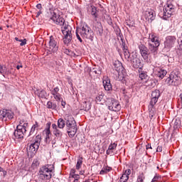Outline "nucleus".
Instances as JSON below:
<instances>
[{
	"label": "nucleus",
	"mask_w": 182,
	"mask_h": 182,
	"mask_svg": "<svg viewBox=\"0 0 182 182\" xmlns=\"http://www.w3.org/2000/svg\"><path fill=\"white\" fill-rule=\"evenodd\" d=\"M80 33V35H79ZM83 39H89L91 42H93V39L95 38V33H93V31L87 24L82 25L81 28H77L76 30V37L78 39V41L82 43L83 42V40H82V38Z\"/></svg>",
	"instance_id": "nucleus-1"
},
{
	"label": "nucleus",
	"mask_w": 182,
	"mask_h": 182,
	"mask_svg": "<svg viewBox=\"0 0 182 182\" xmlns=\"http://www.w3.org/2000/svg\"><path fill=\"white\" fill-rule=\"evenodd\" d=\"M65 126L67 128V133L69 137H75L76 133H77V125L76 121L72 115H67L65 117Z\"/></svg>",
	"instance_id": "nucleus-2"
},
{
	"label": "nucleus",
	"mask_w": 182,
	"mask_h": 182,
	"mask_svg": "<svg viewBox=\"0 0 182 182\" xmlns=\"http://www.w3.org/2000/svg\"><path fill=\"white\" fill-rule=\"evenodd\" d=\"M160 38L156 33H150L148 38V46L151 53L154 56L159 52V46H160Z\"/></svg>",
	"instance_id": "nucleus-3"
},
{
	"label": "nucleus",
	"mask_w": 182,
	"mask_h": 182,
	"mask_svg": "<svg viewBox=\"0 0 182 182\" xmlns=\"http://www.w3.org/2000/svg\"><path fill=\"white\" fill-rule=\"evenodd\" d=\"M55 171V166L53 165H45L40 168L38 171V178L40 180L47 181L52 178V173Z\"/></svg>",
	"instance_id": "nucleus-4"
},
{
	"label": "nucleus",
	"mask_w": 182,
	"mask_h": 182,
	"mask_svg": "<svg viewBox=\"0 0 182 182\" xmlns=\"http://www.w3.org/2000/svg\"><path fill=\"white\" fill-rule=\"evenodd\" d=\"M176 6L171 4L170 1H167L166 5L163 7V11L159 13V16H160L164 21H167L168 18H171L173 12H174Z\"/></svg>",
	"instance_id": "nucleus-5"
},
{
	"label": "nucleus",
	"mask_w": 182,
	"mask_h": 182,
	"mask_svg": "<svg viewBox=\"0 0 182 182\" xmlns=\"http://www.w3.org/2000/svg\"><path fill=\"white\" fill-rule=\"evenodd\" d=\"M165 83L168 86H180L181 85V77L178 75V72L172 71L169 77L166 79Z\"/></svg>",
	"instance_id": "nucleus-6"
},
{
	"label": "nucleus",
	"mask_w": 182,
	"mask_h": 182,
	"mask_svg": "<svg viewBox=\"0 0 182 182\" xmlns=\"http://www.w3.org/2000/svg\"><path fill=\"white\" fill-rule=\"evenodd\" d=\"M61 32L63 35V43L68 46V45H69L73 39V34H72V26H65L64 27H61Z\"/></svg>",
	"instance_id": "nucleus-7"
},
{
	"label": "nucleus",
	"mask_w": 182,
	"mask_h": 182,
	"mask_svg": "<svg viewBox=\"0 0 182 182\" xmlns=\"http://www.w3.org/2000/svg\"><path fill=\"white\" fill-rule=\"evenodd\" d=\"M42 141V136L40 134H38L36 136L33 137L30 141V146L28 149L29 153L35 154L36 151L39 149V146H41V141Z\"/></svg>",
	"instance_id": "nucleus-8"
},
{
	"label": "nucleus",
	"mask_w": 182,
	"mask_h": 182,
	"mask_svg": "<svg viewBox=\"0 0 182 182\" xmlns=\"http://www.w3.org/2000/svg\"><path fill=\"white\" fill-rule=\"evenodd\" d=\"M134 69H143V60H141L137 55V53L132 52L131 59L129 61Z\"/></svg>",
	"instance_id": "nucleus-9"
},
{
	"label": "nucleus",
	"mask_w": 182,
	"mask_h": 182,
	"mask_svg": "<svg viewBox=\"0 0 182 182\" xmlns=\"http://www.w3.org/2000/svg\"><path fill=\"white\" fill-rule=\"evenodd\" d=\"M26 134V127L19 124L16 127V129L14 130L12 139L13 140H23Z\"/></svg>",
	"instance_id": "nucleus-10"
},
{
	"label": "nucleus",
	"mask_w": 182,
	"mask_h": 182,
	"mask_svg": "<svg viewBox=\"0 0 182 182\" xmlns=\"http://www.w3.org/2000/svg\"><path fill=\"white\" fill-rule=\"evenodd\" d=\"M48 52L50 53H56L59 50V46L58 45V38L53 37V36H50Z\"/></svg>",
	"instance_id": "nucleus-11"
},
{
	"label": "nucleus",
	"mask_w": 182,
	"mask_h": 182,
	"mask_svg": "<svg viewBox=\"0 0 182 182\" xmlns=\"http://www.w3.org/2000/svg\"><path fill=\"white\" fill-rule=\"evenodd\" d=\"M138 48L139 49L141 56L145 62H147V60H149V56H150V53H151L149 47L147 48L144 44H140Z\"/></svg>",
	"instance_id": "nucleus-12"
},
{
	"label": "nucleus",
	"mask_w": 182,
	"mask_h": 182,
	"mask_svg": "<svg viewBox=\"0 0 182 182\" xmlns=\"http://www.w3.org/2000/svg\"><path fill=\"white\" fill-rule=\"evenodd\" d=\"M160 96H161V92H160L159 90H155L151 92V101L149 102V105H151V107H154L156 105V103L159 102V99L160 98Z\"/></svg>",
	"instance_id": "nucleus-13"
},
{
	"label": "nucleus",
	"mask_w": 182,
	"mask_h": 182,
	"mask_svg": "<svg viewBox=\"0 0 182 182\" xmlns=\"http://www.w3.org/2000/svg\"><path fill=\"white\" fill-rule=\"evenodd\" d=\"M176 36H166L165 41H164V46L167 49H171L174 46V44L176 43Z\"/></svg>",
	"instance_id": "nucleus-14"
},
{
	"label": "nucleus",
	"mask_w": 182,
	"mask_h": 182,
	"mask_svg": "<svg viewBox=\"0 0 182 182\" xmlns=\"http://www.w3.org/2000/svg\"><path fill=\"white\" fill-rule=\"evenodd\" d=\"M0 116H1V117L2 120H5V119L12 120V119H14V116H15V114L12 111L4 109L0 110Z\"/></svg>",
	"instance_id": "nucleus-15"
},
{
	"label": "nucleus",
	"mask_w": 182,
	"mask_h": 182,
	"mask_svg": "<svg viewBox=\"0 0 182 182\" xmlns=\"http://www.w3.org/2000/svg\"><path fill=\"white\" fill-rule=\"evenodd\" d=\"M144 18L148 22H151L156 19V12L153 9H148L144 13Z\"/></svg>",
	"instance_id": "nucleus-16"
},
{
	"label": "nucleus",
	"mask_w": 182,
	"mask_h": 182,
	"mask_svg": "<svg viewBox=\"0 0 182 182\" xmlns=\"http://www.w3.org/2000/svg\"><path fill=\"white\" fill-rule=\"evenodd\" d=\"M109 110L112 112H119L120 109H122V106L119 103V102L116 100H112L111 104L108 106Z\"/></svg>",
	"instance_id": "nucleus-17"
},
{
	"label": "nucleus",
	"mask_w": 182,
	"mask_h": 182,
	"mask_svg": "<svg viewBox=\"0 0 182 182\" xmlns=\"http://www.w3.org/2000/svg\"><path fill=\"white\" fill-rule=\"evenodd\" d=\"M55 25H59L61 28H64V26H69V22L65 21V18L63 16H58L55 21L53 22Z\"/></svg>",
	"instance_id": "nucleus-18"
},
{
	"label": "nucleus",
	"mask_w": 182,
	"mask_h": 182,
	"mask_svg": "<svg viewBox=\"0 0 182 182\" xmlns=\"http://www.w3.org/2000/svg\"><path fill=\"white\" fill-rule=\"evenodd\" d=\"M102 83L106 92H112V83L110 82V78H109V77H104Z\"/></svg>",
	"instance_id": "nucleus-19"
},
{
	"label": "nucleus",
	"mask_w": 182,
	"mask_h": 182,
	"mask_svg": "<svg viewBox=\"0 0 182 182\" xmlns=\"http://www.w3.org/2000/svg\"><path fill=\"white\" fill-rule=\"evenodd\" d=\"M138 73L139 76L140 80H141L142 83L147 82L150 79V77L147 75V72L143 71V69L138 70Z\"/></svg>",
	"instance_id": "nucleus-20"
},
{
	"label": "nucleus",
	"mask_w": 182,
	"mask_h": 182,
	"mask_svg": "<svg viewBox=\"0 0 182 182\" xmlns=\"http://www.w3.org/2000/svg\"><path fill=\"white\" fill-rule=\"evenodd\" d=\"M52 129H53V134L55 136V137L58 139L62 138V136H63L62 131H60L62 129L58 128L56 124H52Z\"/></svg>",
	"instance_id": "nucleus-21"
},
{
	"label": "nucleus",
	"mask_w": 182,
	"mask_h": 182,
	"mask_svg": "<svg viewBox=\"0 0 182 182\" xmlns=\"http://www.w3.org/2000/svg\"><path fill=\"white\" fill-rule=\"evenodd\" d=\"M95 31L97 35L102 36L103 35V26H102V23L97 22L95 26Z\"/></svg>",
	"instance_id": "nucleus-22"
},
{
	"label": "nucleus",
	"mask_w": 182,
	"mask_h": 182,
	"mask_svg": "<svg viewBox=\"0 0 182 182\" xmlns=\"http://www.w3.org/2000/svg\"><path fill=\"white\" fill-rule=\"evenodd\" d=\"M156 76L160 79H163L166 75H167V70L162 68H157L156 70Z\"/></svg>",
	"instance_id": "nucleus-23"
},
{
	"label": "nucleus",
	"mask_w": 182,
	"mask_h": 182,
	"mask_svg": "<svg viewBox=\"0 0 182 182\" xmlns=\"http://www.w3.org/2000/svg\"><path fill=\"white\" fill-rule=\"evenodd\" d=\"M81 106L82 107V110H85V112H89L92 109V103L89 101L82 102Z\"/></svg>",
	"instance_id": "nucleus-24"
},
{
	"label": "nucleus",
	"mask_w": 182,
	"mask_h": 182,
	"mask_svg": "<svg viewBox=\"0 0 182 182\" xmlns=\"http://www.w3.org/2000/svg\"><path fill=\"white\" fill-rule=\"evenodd\" d=\"M116 147H117V144L116 143L110 144V145L108 147V149L106 151L107 154L108 156L110 154H114V150H116Z\"/></svg>",
	"instance_id": "nucleus-25"
},
{
	"label": "nucleus",
	"mask_w": 182,
	"mask_h": 182,
	"mask_svg": "<svg viewBox=\"0 0 182 182\" xmlns=\"http://www.w3.org/2000/svg\"><path fill=\"white\" fill-rule=\"evenodd\" d=\"M65 126H66V120H65V118L58 119L57 122V127L63 130V129H65Z\"/></svg>",
	"instance_id": "nucleus-26"
},
{
	"label": "nucleus",
	"mask_w": 182,
	"mask_h": 182,
	"mask_svg": "<svg viewBox=\"0 0 182 182\" xmlns=\"http://www.w3.org/2000/svg\"><path fill=\"white\" fill-rule=\"evenodd\" d=\"M103 97H105L103 92L98 93V95L95 98L96 103L97 105H103Z\"/></svg>",
	"instance_id": "nucleus-27"
},
{
	"label": "nucleus",
	"mask_w": 182,
	"mask_h": 182,
	"mask_svg": "<svg viewBox=\"0 0 182 182\" xmlns=\"http://www.w3.org/2000/svg\"><path fill=\"white\" fill-rule=\"evenodd\" d=\"M37 95L39 97H41V99H46V97H48V93L46 92V91L45 90H37Z\"/></svg>",
	"instance_id": "nucleus-28"
},
{
	"label": "nucleus",
	"mask_w": 182,
	"mask_h": 182,
	"mask_svg": "<svg viewBox=\"0 0 182 182\" xmlns=\"http://www.w3.org/2000/svg\"><path fill=\"white\" fill-rule=\"evenodd\" d=\"M90 72H91V73H95V75H102V68L99 65L95 66L92 69H90Z\"/></svg>",
	"instance_id": "nucleus-29"
},
{
	"label": "nucleus",
	"mask_w": 182,
	"mask_h": 182,
	"mask_svg": "<svg viewBox=\"0 0 182 182\" xmlns=\"http://www.w3.org/2000/svg\"><path fill=\"white\" fill-rule=\"evenodd\" d=\"M112 171V167L110 166H103L102 170L100 172V174L101 176H105V174H107V173Z\"/></svg>",
	"instance_id": "nucleus-30"
},
{
	"label": "nucleus",
	"mask_w": 182,
	"mask_h": 182,
	"mask_svg": "<svg viewBox=\"0 0 182 182\" xmlns=\"http://www.w3.org/2000/svg\"><path fill=\"white\" fill-rule=\"evenodd\" d=\"M114 69L117 72H120V70H122V69H123V65H122V63H120L119 61H115L114 63Z\"/></svg>",
	"instance_id": "nucleus-31"
},
{
	"label": "nucleus",
	"mask_w": 182,
	"mask_h": 182,
	"mask_svg": "<svg viewBox=\"0 0 182 182\" xmlns=\"http://www.w3.org/2000/svg\"><path fill=\"white\" fill-rule=\"evenodd\" d=\"M60 15L56 13V10H54L53 11L50 12V18L49 21H53V22H55V19L60 16Z\"/></svg>",
	"instance_id": "nucleus-32"
},
{
	"label": "nucleus",
	"mask_w": 182,
	"mask_h": 182,
	"mask_svg": "<svg viewBox=\"0 0 182 182\" xmlns=\"http://www.w3.org/2000/svg\"><path fill=\"white\" fill-rule=\"evenodd\" d=\"M38 129H39V123H38V122L36 121L35 124H33V126L31 127L29 135L32 136V134L35 133V130H38Z\"/></svg>",
	"instance_id": "nucleus-33"
},
{
	"label": "nucleus",
	"mask_w": 182,
	"mask_h": 182,
	"mask_svg": "<svg viewBox=\"0 0 182 182\" xmlns=\"http://www.w3.org/2000/svg\"><path fill=\"white\" fill-rule=\"evenodd\" d=\"M50 124L51 123L50 122H48L46 124V139H49V136L50 134Z\"/></svg>",
	"instance_id": "nucleus-34"
},
{
	"label": "nucleus",
	"mask_w": 182,
	"mask_h": 182,
	"mask_svg": "<svg viewBox=\"0 0 182 182\" xmlns=\"http://www.w3.org/2000/svg\"><path fill=\"white\" fill-rule=\"evenodd\" d=\"M47 108L51 109L52 110H56L58 105H56V103L52 102V101H48L47 102Z\"/></svg>",
	"instance_id": "nucleus-35"
},
{
	"label": "nucleus",
	"mask_w": 182,
	"mask_h": 182,
	"mask_svg": "<svg viewBox=\"0 0 182 182\" xmlns=\"http://www.w3.org/2000/svg\"><path fill=\"white\" fill-rule=\"evenodd\" d=\"M82 164H83V158L80 157L77 161V164L75 166L76 170H80Z\"/></svg>",
	"instance_id": "nucleus-36"
},
{
	"label": "nucleus",
	"mask_w": 182,
	"mask_h": 182,
	"mask_svg": "<svg viewBox=\"0 0 182 182\" xmlns=\"http://www.w3.org/2000/svg\"><path fill=\"white\" fill-rule=\"evenodd\" d=\"M181 126V121L179 119H176L173 123V129L176 130L180 129Z\"/></svg>",
	"instance_id": "nucleus-37"
},
{
	"label": "nucleus",
	"mask_w": 182,
	"mask_h": 182,
	"mask_svg": "<svg viewBox=\"0 0 182 182\" xmlns=\"http://www.w3.org/2000/svg\"><path fill=\"white\" fill-rule=\"evenodd\" d=\"M118 33V36H119L121 41H122V46H126V41H124V39L123 38V34L122 33V31H120V28H119V31H117Z\"/></svg>",
	"instance_id": "nucleus-38"
},
{
	"label": "nucleus",
	"mask_w": 182,
	"mask_h": 182,
	"mask_svg": "<svg viewBox=\"0 0 182 182\" xmlns=\"http://www.w3.org/2000/svg\"><path fill=\"white\" fill-rule=\"evenodd\" d=\"M124 58L126 59V60H127V62H129L130 60L132 59V53H130L128 50H125L124 51Z\"/></svg>",
	"instance_id": "nucleus-39"
},
{
	"label": "nucleus",
	"mask_w": 182,
	"mask_h": 182,
	"mask_svg": "<svg viewBox=\"0 0 182 182\" xmlns=\"http://www.w3.org/2000/svg\"><path fill=\"white\" fill-rule=\"evenodd\" d=\"M145 179H146V176H144V173L141 172L137 176L136 182H144Z\"/></svg>",
	"instance_id": "nucleus-40"
},
{
	"label": "nucleus",
	"mask_w": 182,
	"mask_h": 182,
	"mask_svg": "<svg viewBox=\"0 0 182 182\" xmlns=\"http://www.w3.org/2000/svg\"><path fill=\"white\" fill-rule=\"evenodd\" d=\"M154 108V107H151V105L149 104V110L150 119H153V117H154V110H153Z\"/></svg>",
	"instance_id": "nucleus-41"
},
{
	"label": "nucleus",
	"mask_w": 182,
	"mask_h": 182,
	"mask_svg": "<svg viewBox=\"0 0 182 182\" xmlns=\"http://www.w3.org/2000/svg\"><path fill=\"white\" fill-rule=\"evenodd\" d=\"M91 15H92L95 17V21H97L96 18H97V9H96V7H92Z\"/></svg>",
	"instance_id": "nucleus-42"
},
{
	"label": "nucleus",
	"mask_w": 182,
	"mask_h": 182,
	"mask_svg": "<svg viewBox=\"0 0 182 182\" xmlns=\"http://www.w3.org/2000/svg\"><path fill=\"white\" fill-rule=\"evenodd\" d=\"M129 180V176L126 175V173H122V176L120 177L119 181L120 182H127Z\"/></svg>",
	"instance_id": "nucleus-43"
},
{
	"label": "nucleus",
	"mask_w": 182,
	"mask_h": 182,
	"mask_svg": "<svg viewBox=\"0 0 182 182\" xmlns=\"http://www.w3.org/2000/svg\"><path fill=\"white\" fill-rule=\"evenodd\" d=\"M58 94H59V87H55L53 90H51V95L53 96Z\"/></svg>",
	"instance_id": "nucleus-44"
},
{
	"label": "nucleus",
	"mask_w": 182,
	"mask_h": 182,
	"mask_svg": "<svg viewBox=\"0 0 182 182\" xmlns=\"http://www.w3.org/2000/svg\"><path fill=\"white\" fill-rule=\"evenodd\" d=\"M53 96L54 99L56 100V102H60V99H62L60 93L55 94Z\"/></svg>",
	"instance_id": "nucleus-45"
},
{
	"label": "nucleus",
	"mask_w": 182,
	"mask_h": 182,
	"mask_svg": "<svg viewBox=\"0 0 182 182\" xmlns=\"http://www.w3.org/2000/svg\"><path fill=\"white\" fill-rule=\"evenodd\" d=\"M145 86H153V80L149 79L148 80L145 81Z\"/></svg>",
	"instance_id": "nucleus-46"
},
{
	"label": "nucleus",
	"mask_w": 182,
	"mask_h": 182,
	"mask_svg": "<svg viewBox=\"0 0 182 182\" xmlns=\"http://www.w3.org/2000/svg\"><path fill=\"white\" fill-rule=\"evenodd\" d=\"M48 11H49V13H50V12H53V11H56V9H55L54 8H53V5H52V3H50V2H49L48 3Z\"/></svg>",
	"instance_id": "nucleus-47"
},
{
	"label": "nucleus",
	"mask_w": 182,
	"mask_h": 182,
	"mask_svg": "<svg viewBox=\"0 0 182 182\" xmlns=\"http://www.w3.org/2000/svg\"><path fill=\"white\" fill-rule=\"evenodd\" d=\"M76 174V169L75 168H72L70 171V178H72V177H73V176H75Z\"/></svg>",
	"instance_id": "nucleus-48"
},
{
	"label": "nucleus",
	"mask_w": 182,
	"mask_h": 182,
	"mask_svg": "<svg viewBox=\"0 0 182 182\" xmlns=\"http://www.w3.org/2000/svg\"><path fill=\"white\" fill-rule=\"evenodd\" d=\"M161 176L156 175V176L153 178V179L151 180V181H152V182H156V181H159V180H161Z\"/></svg>",
	"instance_id": "nucleus-49"
},
{
	"label": "nucleus",
	"mask_w": 182,
	"mask_h": 182,
	"mask_svg": "<svg viewBox=\"0 0 182 182\" xmlns=\"http://www.w3.org/2000/svg\"><path fill=\"white\" fill-rule=\"evenodd\" d=\"M39 166V161L38 159H34L32 164V167H38Z\"/></svg>",
	"instance_id": "nucleus-50"
},
{
	"label": "nucleus",
	"mask_w": 182,
	"mask_h": 182,
	"mask_svg": "<svg viewBox=\"0 0 182 182\" xmlns=\"http://www.w3.org/2000/svg\"><path fill=\"white\" fill-rule=\"evenodd\" d=\"M63 52L65 54L68 55V56L70 55L71 53V50L68 49V48H63Z\"/></svg>",
	"instance_id": "nucleus-51"
},
{
	"label": "nucleus",
	"mask_w": 182,
	"mask_h": 182,
	"mask_svg": "<svg viewBox=\"0 0 182 182\" xmlns=\"http://www.w3.org/2000/svg\"><path fill=\"white\" fill-rule=\"evenodd\" d=\"M20 42H21L20 46H25V45H26V38H24L23 40L21 39Z\"/></svg>",
	"instance_id": "nucleus-52"
},
{
	"label": "nucleus",
	"mask_w": 182,
	"mask_h": 182,
	"mask_svg": "<svg viewBox=\"0 0 182 182\" xmlns=\"http://www.w3.org/2000/svg\"><path fill=\"white\" fill-rule=\"evenodd\" d=\"M124 174H126V176L129 177V175L132 174V170H130L129 168L126 169Z\"/></svg>",
	"instance_id": "nucleus-53"
},
{
	"label": "nucleus",
	"mask_w": 182,
	"mask_h": 182,
	"mask_svg": "<svg viewBox=\"0 0 182 182\" xmlns=\"http://www.w3.org/2000/svg\"><path fill=\"white\" fill-rule=\"evenodd\" d=\"M107 22L110 26L113 25V21L112 20V18H110V16H108Z\"/></svg>",
	"instance_id": "nucleus-54"
},
{
	"label": "nucleus",
	"mask_w": 182,
	"mask_h": 182,
	"mask_svg": "<svg viewBox=\"0 0 182 182\" xmlns=\"http://www.w3.org/2000/svg\"><path fill=\"white\" fill-rule=\"evenodd\" d=\"M71 178H74L75 180H79L80 178V176L79 174H75L71 177Z\"/></svg>",
	"instance_id": "nucleus-55"
},
{
	"label": "nucleus",
	"mask_w": 182,
	"mask_h": 182,
	"mask_svg": "<svg viewBox=\"0 0 182 182\" xmlns=\"http://www.w3.org/2000/svg\"><path fill=\"white\" fill-rule=\"evenodd\" d=\"M156 151L158 153H161V151H163V147H161L160 146H158L157 148H156Z\"/></svg>",
	"instance_id": "nucleus-56"
},
{
	"label": "nucleus",
	"mask_w": 182,
	"mask_h": 182,
	"mask_svg": "<svg viewBox=\"0 0 182 182\" xmlns=\"http://www.w3.org/2000/svg\"><path fill=\"white\" fill-rule=\"evenodd\" d=\"M41 14H43L42 10H39V11L36 13V18H39V16L41 15Z\"/></svg>",
	"instance_id": "nucleus-57"
},
{
	"label": "nucleus",
	"mask_w": 182,
	"mask_h": 182,
	"mask_svg": "<svg viewBox=\"0 0 182 182\" xmlns=\"http://www.w3.org/2000/svg\"><path fill=\"white\" fill-rule=\"evenodd\" d=\"M1 173H3V177L6 178V175L8 174V172L5 170H3Z\"/></svg>",
	"instance_id": "nucleus-58"
},
{
	"label": "nucleus",
	"mask_w": 182,
	"mask_h": 182,
	"mask_svg": "<svg viewBox=\"0 0 182 182\" xmlns=\"http://www.w3.org/2000/svg\"><path fill=\"white\" fill-rule=\"evenodd\" d=\"M36 8H37V9H39L41 11V9H42V4H38L36 5Z\"/></svg>",
	"instance_id": "nucleus-59"
},
{
	"label": "nucleus",
	"mask_w": 182,
	"mask_h": 182,
	"mask_svg": "<svg viewBox=\"0 0 182 182\" xmlns=\"http://www.w3.org/2000/svg\"><path fill=\"white\" fill-rule=\"evenodd\" d=\"M146 150H149V149H153L152 147H151V144H148L146 146Z\"/></svg>",
	"instance_id": "nucleus-60"
},
{
	"label": "nucleus",
	"mask_w": 182,
	"mask_h": 182,
	"mask_svg": "<svg viewBox=\"0 0 182 182\" xmlns=\"http://www.w3.org/2000/svg\"><path fill=\"white\" fill-rule=\"evenodd\" d=\"M122 50L124 52L125 50H129L127 46H124L122 47Z\"/></svg>",
	"instance_id": "nucleus-61"
},
{
	"label": "nucleus",
	"mask_w": 182,
	"mask_h": 182,
	"mask_svg": "<svg viewBox=\"0 0 182 182\" xmlns=\"http://www.w3.org/2000/svg\"><path fill=\"white\" fill-rule=\"evenodd\" d=\"M61 106H63V107H65V106H66V102L63 101V100H62V101H61Z\"/></svg>",
	"instance_id": "nucleus-62"
},
{
	"label": "nucleus",
	"mask_w": 182,
	"mask_h": 182,
	"mask_svg": "<svg viewBox=\"0 0 182 182\" xmlns=\"http://www.w3.org/2000/svg\"><path fill=\"white\" fill-rule=\"evenodd\" d=\"M0 73L2 75V73H4V67H2V65H0Z\"/></svg>",
	"instance_id": "nucleus-63"
},
{
	"label": "nucleus",
	"mask_w": 182,
	"mask_h": 182,
	"mask_svg": "<svg viewBox=\"0 0 182 182\" xmlns=\"http://www.w3.org/2000/svg\"><path fill=\"white\" fill-rule=\"evenodd\" d=\"M69 56H76V53H75V52L71 50V53H70V55Z\"/></svg>",
	"instance_id": "nucleus-64"
}]
</instances>
